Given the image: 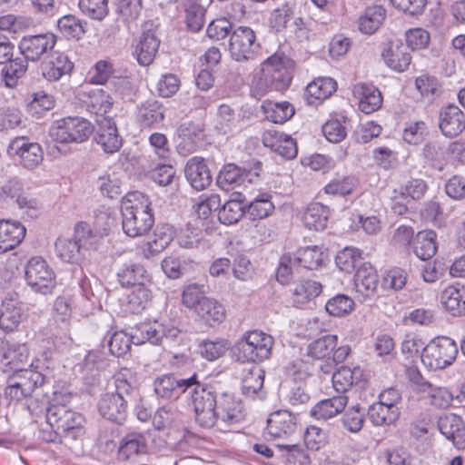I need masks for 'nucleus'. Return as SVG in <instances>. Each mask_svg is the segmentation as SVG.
<instances>
[{"label": "nucleus", "instance_id": "nucleus-16", "mask_svg": "<svg viewBox=\"0 0 465 465\" xmlns=\"http://www.w3.org/2000/svg\"><path fill=\"white\" fill-rule=\"evenodd\" d=\"M82 100L87 112L95 116V120L101 118H113L110 114L113 110L114 100L108 93L102 88L85 87L82 91Z\"/></svg>", "mask_w": 465, "mask_h": 465}, {"label": "nucleus", "instance_id": "nucleus-60", "mask_svg": "<svg viewBox=\"0 0 465 465\" xmlns=\"http://www.w3.org/2000/svg\"><path fill=\"white\" fill-rule=\"evenodd\" d=\"M133 342L136 343L133 332L129 335L123 331H114L108 341L109 351L116 357H123L130 351Z\"/></svg>", "mask_w": 465, "mask_h": 465}, {"label": "nucleus", "instance_id": "nucleus-48", "mask_svg": "<svg viewBox=\"0 0 465 465\" xmlns=\"http://www.w3.org/2000/svg\"><path fill=\"white\" fill-rule=\"evenodd\" d=\"M197 314L209 325L222 322L225 318V310L217 301L206 297L196 309Z\"/></svg>", "mask_w": 465, "mask_h": 465}, {"label": "nucleus", "instance_id": "nucleus-12", "mask_svg": "<svg viewBox=\"0 0 465 465\" xmlns=\"http://www.w3.org/2000/svg\"><path fill=\"white\" fill-rule=\"evenodd\" d=\"M7 152L11 156L17 157L19 163L28 170L36 168L44 160L41 145L25 136H17L13 139Z\"/></svg>", "mask_w": 465, "mask_h": 465}, {"label": "nucleus", "instance_id": "nucleus-34", "mask_svg": "<svg viewBox=\"0 0 465 465\" xmlns=\"http://www.w3.org/2000/svg\"><path fill=\"white\" fill-rule=\"evenodd\" d=\"M177 134L181 139L178 143V151L180 153L187 154L196 150L198 142L203 136V129L199 124L189 121L178 127Z\"/></svg>", "mask_w": 465, "mask_h": 465}, {"label": "nucleus", "instance_id": "nucleus-58", "mask_svg": "<svg viewBox=\"0 0 465 465\" xmlns=\"http://www.w3.org/2000/svg\"><path fill=\"white\" fill-rule=\"evenodd\" d=\"M230 346V342L225 339L205 340L199 344V353L203 358L213 361L224 355Z\"/></svg>", "mask_w": 465, "mask_h": 465}, {"label": "nucleus", "instance_id": "nucleus-28", "mask_svg": "<svg viewBox=\"0 0 465 465\" xmlns=\"http://www.w3.org/2000/svg\"><path fill=\"white\" fill-rule=\"evenodd\" d=\"M147 451V440L141 432H130L124 436L118 447V459L130 460L145 454Z\"/></svg>", "mask_w": 465, "mask_h": 465}, {"label": "nucleus", "instance_id": "nucleus-14", "mask_svg": "<svg viewBox=\"0 0 465 465\" xmlns=\"http://www.w3.org/2000/svg\"><path fill=\"white\" fill-rule=\"evenodd\" d=\"M84 421L81 414L64 404H52L46 409V422L52 429L64 434L79 430Z\"/></svg>", "mask_w": 465, "mask_h": 465}, {"label": "nucleus", "instance_id": "nucleus-53", "mask_svg": "<svg viewBox=\"0 0 465 465\" xmlns=\"http://www.w3.org/2000/svg\"><path fill=\"white\" fill-rule=\"evenodd\" d=\"M273 210L274 204L271 201V195L261 193L249 203L246 213L252 220H261L271 215Z\"/></svg>", "mask_w": 465, "mask_h": 465}, {"label": "nucleus", "instance_id": "nucleus-64", "mask_svg": "<svg viewBox=\"0 0 465 465\" xmlns=\"http://www.w3.org/2000/svg\"><path fill=\"white\" fill-rule=\"evenodd\" d=\"M356 184L357 181L352 176L338 177L325 185L324 192L331 195L344 196L351 193Z\"/></svg>", "mask_w": 465, "mask_h": 465}, {"label": "nucleus", "instance_id": "nucleus-9", "mask_svg": "<svg viewBox=\"0 0 465 465\" xmlns=\"http://www.w3.org/2000/svg\"><path fill=\"white\" fill-rule=\"evenodd\" d=\"M291 60L283 54H275L264 62L262 81L272 91L283 92L291 84Z\"/></svg>", "mask_w": 465, "mask_h": 465}, {"label": "nucleus", "instance_id": "nucleus-56", "mask_svg": "<svg viewBox=\"0 0 465 465\" xmlns=\"http://www.w3.org/2000/svg\"><path fill=\"white\" fill-rule=\"evenodd\" d=\"M218 219L223 224H233L240 221L245 211L240 199H230L218 209Z\"/></svg>", "mask_w": 465, "mask_h": 465}, {"label": "nucleus", "instance_id": "nucleus-24", "mask_svg": "<svg viewBox=\"0 0 465 465\" xmlns=\"http://www.w3.org/2000/svg\"><path fill=\"white\" fill-rule=\"evenodd\" d=\"M438 428L457 449L465 448V423L460 416L450 413L440 417Z\"/></svg>", "mask_w": 465, "mask_h": 465}, {"label": "nucleus", "instance_id": "nucleus-46", "mask_svg": "<svg viewBox=\"0 0 465 465\" xmlns=\"http://www.w3.org/2000/svg\"><path fill=\"white\" fill-rule=\"evenodd\" d=\"M385 17L386 10L381 5L367 7L359 18V29L366 35H371L380 28Z\"/></svg>", "mask_w": 465, "mask_h": 465}, {"label": "nucleus", "instance_id": "nucleus-27", "mask_svg": "<svg viewBox=\"0 0 465 465\" xmlns=\"http://www.w3.org/2000/svg\"><path fill=\"white\" fill-rule=\"evenodd\" d=\"M25 227L19 222L0 221V253L15 249L25 238Z\"/></svg>", "mask_w": 465, "mask_h": 465}, {"label": "nucleus", "instance_id": "nucleus-49", "mask_svg": "<svg viewBox=\"0 0 465 465\" xmlns=\"http://www.w3.org/2000/svg\"><path fill=\"white\" fill-rule=\"evenodd\" d=\"M252 173L246 169H242L234 163L224 165L220 172L217 183L221 186L225 185H241L246 180L251 181Z\"/></svg>", "mask_w": 465, "mask_h": 465}, {"label": "nucleus", "instance_id": "nucleus-57", "mask_svg": "<svg viewBox=\"0 0 465 465\" xmlns=\"http://www.w3.org/2000/svg\"><path fill=\"white\" fill-rule=\"evenodd\" d=\"M57 26L64 36L80 39L85 34L86 22L73 15H67L58 20Z\"/></svg>", "mask_w": 465, "mask_h": 465}, {"label": "nucleus", "instance_id": "nucleus-20", "mask_svg": "<svg viewBox=\"0 0 465 465\" xmlns=\"http://www.w3.org/2000/svg\"><path fill=\"white\" fill-rule=\"evenodd\" d=\"M184 175L187 182L196 191L206 189L213 182L208 165L204 159L199 156H193L187 161Z\"/></svg>", "mask_w": 465, "mask_h": 465}, {"label": "nucleus", "instance_id": "nucleus-10", "mask_svg": "<svg viewBox=\"0 0 465 465\" xmlns=\"http://www.w3.org/2000/svg\"><path fill=\"white\" fill-rule=\"evenodd\" d=\"M182 333V330L172 323L149 321L135 325L133 330V338L137 344L150 342L158 345L164 340L176 341Z\"/></svg>", "mask_w": 465, "mask_h": 465}, {"label": "nucleus", "instance_id": "nucleus-35", "mask_svg": "<svg viewBox=\"0 0 465 465\" xmlns=\"http://www.w3.org/2000/svg\"><path fill=\"white\" fill-rule=\"evenodd\" d=\"M443 307L453 316L465 314V286L450 285L440 295Z\"/></svg>", "mask_w": 465, "mask_h": 465}, {"label": "nucleus", "instance_id": "nucleus-22", "mask_svg": "<svg viewBox=\"0 0 465 465\" xmlns=\"http://www.w3.org/2000/svg\"><path fill=\"white\" fill-rule=\"evenodd\" d=\"M296 429V418L288 411H275L267 420V433L273 439L288 438Z\"/></svg>", "mask_w": 465, "mask_h": 465}, {"label": "nucleus", "instance_id": "nucleus-47", "mask_svg": "<svg viewBox=\"0 0 465 465\" xmlns=\"http://www.w3.org/2000/svg\"><path fill=\"white\" fill-rule=\"evenodd\" d=\"M54 317L56 322H61L60 332L57 333L61 340L68 337L69 321L72 315V299L66 295L58 296L54 303Z\"/></svg>", "mask_w": 465, "mask_h": 465}, {"label": "nucleus", "instance_id": "nucleus-50", "mask_svg": "<svg viewBox=\"0 0 465 465\" xmlns=\"http://www.w3.org/2000/svg\"><path fill=\"white\" fill-rule=\"evenodd\" d=\"M337 343L338 338L336 335H324L308 345V355L318 360L331 358Z\"/></svg>", "mask_w": 465, "mask_h": 465}, {"label": "nucleus", "instance_id": "nucleus-51", "mask_svg": "<svg viewBox=\"0 0 465 465\" xmlns=\"http://www.w3.org/2000/svg\"><path fill=\"white\" fill-rule=\"evenodd\" d=\"M293 263L308 270L319 268L323 262V252L318 246L300 248L293 256Z\"/></svg>", "mask_w": 465, "mask_h": 465}, {"label": "nucleus", "instance_id": "nucleus-17", "mask_svg": "<svg viewBox=\"0 0 465 465\" xmlns=\"http://www.w3.org/2000/svg\"><path fill=\"white\" fill-rule=\"evenodd\" d=\"M95 122L97 124L94 135L96 143L105 153L112 154L118 152L123 145V138L119 134L114 118L103 117Z\"/></svg>", "mask_w": 465, "mask_h": 465}, {"label": "nucleus", "instance_id": "nucleus-33", "mask_svg": "<svg viewBox=\"0 0 465 465\" xmlns=\"http://www.w3.org/2000/svg\"><path fill=\"white\" fill-rule=\"evenodd\" d=\"M356 292L363 297L373 295L377 290L379 280L375 269L369 262H363L354 276Z\"/></svg>", "mask_w": 465, "mask_h": 465}, {"label": "nucleus", "instance_id": "nucleus-55", "mask_svg": "<svg viewBox=\"0 0 465 465\" xmlns=\"http://www.w3.org/2000/svg\"><path fill=\"white\" fill-rule=\"evenodd\" d=\"M322 286L319 282L306 280L300 282L293 291V302L297 305H303L308 301L321 294Z\"/></svg>", "mask_w": 465, "mask_h": 465}, {"label": "nucleus", "instance_id": "nucleus-8", "mask_svg": "<svg viewBox=\"0 0 465 465\" xmlns=\"http://www.w3.org/2000/svg\"><path fill=\"white\" fill-rule=\"evenodd\" d=\"M260 47L256 34L251 27L240 25L232 32L228 51L234 61L249 62L253 60Z\"/></svg>", "mask_w": 465, "mask_h": 465}, {"label": "nucleus", "instance_id": "nucleus-26", "mask_svg": "<svg viewBox=\"0 0 465 465\" xmlns=\"http://www.w3.org/2000/svg\"><path fill=\"white\" fill-rule=\"evenodd\" d=\"M0 198L5 201H14L19 208L37 209L38 201L30 198L24 190L23 183L17 178H11L0 188Z\"/></svg>", "mask_w": 465, "mask_h": 465}, {"label": "nucleus", "instance_id": "nucleus-61", "mask_svg": "<svg viewBox=\"0 0 465 465\" xmlns=\"http://www.w3.org/2000/svg\"><path fill=\"white\" fill-rule=\"evenodd\" d=\"M364 421V410L359 404L346 410L341 417L343 428L351 433L359 432L362 429Z\"/></svg>", "mask_w": 465, "mask_h": 465}, {"label": "nucleus", "instance_id": "nucleus-18", "mask_svg": "<svg viewBox=\"0 0 465 465\" xmlns=\"http://www.w3.org/2000/svg\"><path fill=\"white\" fill-rule=\"evenodd\" d=\"M216 421L225 424H235L244 419V409L242 401L233 394L220 392L215 409Z\"/></svg>", "mask_w": 465, "mask_h": 465}, {"label": "nucleus", "instance_id": "nucleus-40", "mask_svg": "<svg viewBox=\"0 0 465 465\" xmlns=\"http://www.w3.org/2000/svg\"><path fill=\"white\" fill-rule=\"evenodd\" d=\"M181 7L185 13V24L189 31L199 32L205 23V8L199 0H181Z\"/></svg>", "mask_w": 465, "mask_h": 465}, {"label": "nucleus", "instance_id": "nucleus-13", "mask_svg": "<svg viewBox=\"0 0 465 465\" xmlns=\"http://www.w3.org/2000/svg\"><path fill=\"white\" fill-rule=\"evenodd\" d=\"M57 38L52 33L25 35L19 42L18 48L25 60L37 62L53 50Z\"/></svg>", "mask_w": 465, "mask_h": 465}, {"label": "nucleus", "instance_id": "nucleus-31", "mask_svg": "<svg viewBox=\"0 0 465 465\" xmlns=\"http://www.w3.org/2000/svg\"><path fill=\"white\" fill-rule=\"evenodd\" d=\"M337 90V83L331 77H318L311 82L305 90L308 104L316 105L330 97Z\"/></svg>", "mask_w": 465, "mask_h": 465}, {"label": "nucleus", "instance_id": "nucleus-37", "mask_svg": "<svg viewBox=\"0 0 465 465\" xmlns=\"http://www.w3.org/2000/svg\"><path fill=\"white\" fill-rule=\"evenodd\" d=\"M362 376L360 367L342 366L332 374L333 388L340 395H345L353 385H357L361 381Z\"/></svg>", "mask_w": 465, "mask_h": 465}, {"label": "nucleus", "instance_id": "nucleus-32", "mask_svg": "<svg viewBox=\"0 0 465 465\" xmlns=\"http://www.w3.org/2000/svg\"><path fill=\"white\" fill-rule=\"evenodd\" d=\"M348 403L346 395H338L324 399L316 403L311 410L310 414L316 420H327L341 413Z\"/></svg>", "mask_w": 465, "mask_h": 465}, {"label": "nucleus", "instance_id": "nucleus-45", "mask_svg": "<svg viewBox=\"0 0 465 465\" xmlns=\"http://www.w3.org/2000/svg\"><path fill=\"white\" fill-rule=\"evenodd\" d=\"M137 119L143 127H151L163 120V108L156 100H147L137 107Z\"/></svg>", "mask_w": 465, "mask_h": 465}, {"label": "nucleus", "instance_id": "nucleus-41", "mask_svg": "<svg viewBox=\"0 0 465 465\" xmlns=\"http://www.w3.org/2000/svg\"><path fill=\"white\" fill-rule=\"evenodd\" d=\"M262 112L267 120L274 124H283L291 119L294 113V107L289 102H272L263 101L262 104Z\"/></svg>", "mask_w": 465, "mask_h": 465}, {"label": "nucleus", "instance_id": "nucleus-44", "mask_svg": "<svg viewBox=\"0 0 465 465\" xmlns=\"http://www.w3.org/2000/svg\"><path fill=\"white\" fill-rule=\"evenodd\" d=\"M22 319L21 308L13 299H5L0 308V328L12 331L17 328Z\"/></svg>", "mask_w": 465, "mask_h": 465}, {"label": "nucleus", "instance_id": "nucleus-23", "mask_svg": "<svg viewBox=\"0 0 465 465\" xmlns=\"http://www.w3.org/2000/svg\"><path fill=\"white\" fill-rule=\"evenodd\" d=\"M440 129L446 137H455L465 129V114L455 104H449L440 109Z\"/></svg>", "mask_w": 465, "mask_h": 465}, {"label": "nucleus", "instance_id": "nucleus-38", "mask_svg": "<svg viewBox=\"0 0 465 465\" xmlns=\"http://www.w3.org/2000/svg\"><path fill=\"white\" fill-rule=\"evenodd\" d=\"M436 232L431 230L419 232L412 240L415 255L422 261L430 260L437 252Z\"/></svg>", "mask_w": 465, "mask_h": 465}, {"label": "nucleus", "instance_id": "nucleus-43", "mask_svg": "<svg viewBox=\"0 0 465 465\" xmlns=\"http://www.w3.org/2000/svg\"><path fill=\"white\" fill-rule=\"evenodd\" d=\"M385 64L398 72H404L411 64V54L402 47L388 44L381 52Z\"/></svg>", "mask_w": 465, "mask_h": 465}, {"label": "nucleus", "instance_id": "nucleus-54", "mask_svg": "<svg viewBox=\"0 0 465 465\" xmlns=\"http://www.w3.org/2000/svg\"><path fill=\"white\" fill-rule=\"evenodd\" d=\"M362 260L361 250L354 247H345L336 255L335 262L341 271L351 273Z\"/></svg>", "mask_w": 465, "mask_h": 465}, {"label": "nucleus", "instance_id": "nucleus-6", "mask_svg": "<svg viewBox=\"0 0 465 465\" xmlns=\"http://www.w3.org/2000/svg\"><path fill=\"white\" fill-rule=\"evenodd\" d=\"M458 354L456 342L446 336L432 339L420 354L425 367L430 370H442L452 364Z\"/></svg>", "mask_w": 465, "mask_h": 465}, {"label": "nucleus", "instance_id": "nucleus-30", "mask_svg": "<svg viewBox=\"0 0 465 465\" xmlns=\"http://www.w3.org/2000/svg\"><path fill=\"white\" fill-rule=\"evenodd\" d=\"M160 43L159 38L153 31L148 30L142 34L134 53L140 65L147 66L153 62Z\"/></svg>", "mask_w": 465, "mask_h": 465}, {"label": "nucleus", "instance_id": "nucleus-52", "mask_svg": "<svg viewBox=\"0 0 465 465\" xmlns=\"http://www.w3.org/2000/svg\"><path fill=\"white\" fill-rule=\"evenodd\" d=\"M369 416L376 426L390 425L398 419L399 411L378 401L370 407Z\"/></svg>", "mask_w": 465, "mask_h": 465}, {"label": "nucleus", "instance_id": "nucleus-4", "mask_svg": "<svg viewBox=\"0 0 465 465\" xmlns=\"http://www.w3.org/2000/svg\"><path fill=\"white\" fill-rule=\"evenodd\" d=\"M97 236L92 232L85 223H79L74 229V237L58 238L55 242L57 255L64 262H78L87 250L96 247Z\"/></svg>", "mask_w": 465, "mask_h": 465}, {"label": "nucleus", "instance_id": "nucleus-3", "mask_svg": "<svg viewBox=\"0 0 465 465\" xmlns=\"http://www.w3.org/2000/svg\"><path fill=\"white\" fill-rule=\"evenodd\" d=\"M193 385L187 391L191 395L196 422L203 428H212L216 423L215 409L218 391L212 384H202L196 374L193 375Z\"/></svg>", "mask_w": 465, "mask_h": 465}, {"label": "nucleus", "instance_id": "nucleus-36", "mask_svg": "<svg viewBox=\"0 0 465 465\" xmlns=\"http://www.w3.org/2000/svg\"><path fill=\"white\" fill-rule=\"evenodd\" d=\"M118 282L124 288L145 284L150 276L144 267L139 263L129 262L124 264L116 273Z\"/></svg>", "mask_w": 465, "mask_h": 465}, {"label": "nucleus", "instance_id": "nucleus-19", "mask_svg": "<svg viewBox=\"0 0 465 465\" xmlns=\"http://www.w3.org/2000/svg\"><path fill=\"white\" fill-rule=\"evenodd\" d=\"M40 69L45 79L55 82L72 73L74 63L65 54L55 51L42 62Z\"/></svg>", "mask_w": 465, "mask_h": 465}, {"label": "nucleus", "instance_id": "nucleus-15", "mask_svg": "<svg viewBox=\"0 0 465 465\" xmlns=\"http://www.w3.org/2000/svg\"><path fill=\"white\" fill-rule=\"evenodd\" d=\"M193 385V376L182 378L173 373L157 377L153 381V390L158 398L176 401Z\"/></svg>", "mask_w": 465, "mask_h": 465}, {"label": "nucleus", "instance_id": "nucleus-5", "mask_svg": "<svg viewBox=\"0 0 465 465\" xmlns=\"http://www.w3.org/2000/svg\"><path fill=\"white\" fill-rule=\"evenodd\" d=\"M273 338L261 331H246L234 345V351L242 361L259 362L269 359Z\"/></svg>", "mask_w": 465, "mask_h": 465}, {"label": "nucleus", "instance_id": "nucleus-7", "mask_svg": "<svg viewBox=\"0 0 465 465\" xmlns=\"http://www.w3.org/2000/svg\"><path fill=\"white\" fill-rule=\"evenodd\" d=\"M94 131L90 122L80 117H66L55 122L50 128V137L62 143H83Z\"/></svg>", "mask_w": 465, "mask_h": 465}, {"label": "nucleus", "instance_id": "nucleus-11", "mask_svg": "<svg viewBox=\"0 0 465 465\" xmlns=\"http://www.w3.org/2000/svg\"><path fill=\"white\" fill-rule=\"evenodd\" d=\"M25 280L35 292L47 295L53 292L56 282L52 268L41 257H33L25 267Z\"/></svg>", "mask_w": 465, "mask_h": 465}, {"label": "nucleus", "instance_id": "nucleus-59", "mask_svg": "<svg viewBox=\"0 0 465 465\" xmlns=\"http://www.w3.org/2000/svg\"><path fill=\"white\" fill-rule=\"evenodd\" d=\"M143 0H117L115 12L124 23L130 24L136 21L143 9Z\"/></svg>", "mask_w": 465, "mask_h": 465}, {"label": "nucleus", "instance_id": "nucleus-42", "mask_svg": "<svg viewBox=\"0 0 465 465\" xmlns=\"http://www.w3.org/2000/svg\"><path fill=\"white\" fill-rule=\"evenodd\" d=\"M264 376V371L258 365L244 370L242 380V393L250 398L259 396L263 387Z\"/></svg>", "mask_w": 465, "mask_h": 465}, {"label": "nucleus", "instance_id": "nucleus-39", "mask_svg": "<svg viewBox=\"0 0 465 465\" xmlns=\"http://www.w3.org/2000/svg\"><path fill=\"white\" fill-rule=\"evenodd\" d=\"M330 209L320 203H312L305 209L302 215L303 224L310 230L322 231L326 228Z\"/></svg>", "mask_w": 465, "mask_h": 465}, {"label": "nucleus", "instance_id": "nucleus-2", "mask_svg": "<svg viewBox=\"0 0 465 465\" xmlns=\"http://www.w3.org/2000/svg\"><path fill=\"white\" fill-rule=\"evenodd\" d=\"M122 226L130 237L145 235L154 223L149 198L141 192L128 193L122 201Z\"/></svg>", "mask_w": 465, "mask_h": 465}, {"label": "nucleus", "instance_id": "nucleus-25", "mask_svg": "<svg viewBox=\"0 0 465 465\" xmlns=\"http://www.w3.org/2000/svg\"><path fill=\"white\" fill-rule=\"evenodd\" d=\"M264 146L270 147L273 152L285 159H293L297 155L295 141L289 135L277 131H266L262 134Z\"/></svg>", "mask_w": 465, "mask_h": 465}, {"label": "nucleus", "instance_id": "nucleus-1", "mask_svg": "<svg viewBox=\"0 0 465 465\" xmlns=\"http://www.w3.org/2000/svg\"><path fill=\"white\" fill-rule=\"evenodd\" d=\"M50 367L47 362L36 358L29 365V369L18 368L8 379L5 389L6 399L20 401L24 399L38 395L48 382Z\"/></svg>", "mask_w": 465, "mask_h": 465}, {"label": "nucleus", "instance_id": "nucleus-62", "mask_svg": "<svg viewBox=\"0 0 465 465\" xmlns=\"http://www.w3.org/2000/svg\"><path fill=\"white\" fill-rule=\"evenodd\" d=\"M109 0H79V8L92 19L102 21L109 14Z\"/></svg>", "mask_w": 465, "mask_h": 465}, {"label": "nucleus", "instance_id": "nucleus-29", "mask_svg": "<svg viewBox=\"0 0 465 465\" xmlns=\"http://www.w3.org/2000/svg\"><path fill=\"white\" fill-rule=\"evenodd\" d=\"M353 94L359 98V108L364 114H371L382 104L381 94L372 84L359 83L354 85Z\"/></svg>", "mask_w": 465, "mask_h": 465}, {"label": "nucleus", "instance_id": "nucleus-21", "mask_svg": "<svg viewBox=\"0 0 465 465\" xmlns=\"http://www.w3.org/2000/svg\"><path fill=\"white\" fill-rule=\"evenodd\" d=\"M127 404L128 399L106 392L98 402V411L104 418L121 424L127 416Z\"/></svg>", "mask_w": 465, "mask_h": 465}, {"label": "nucleus", "instance_id": "nucleus-63", "mask_svg": "<svg viewBox=\"0 0 465 465\" xmlns=\"http://www.w3.org/2000/svg\"><path fill=\"white\" fill-rule=\"evenodd\" d=\"M325 309L329 314L341 317L352 312L354 301L345 294H338L327 302Z\"/></svg>", "mask_w": 465, "mask_h": 465}]
</instances>
